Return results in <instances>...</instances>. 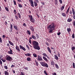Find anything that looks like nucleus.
Segmentation results:
<instances>
[{
	"mask_svg": "<svg viewBox=\"0 0 75 75\" xmlns=\"http://www.w3.org/2000/svg\"><path fill=\"white\" fill-rule=\"evenodd\" d=\"M45 44L46 45H47L48 46H49V44L48 42H45Z\"/></svg>",
	"mask_w": 75,
	"mask_h": 75,
	"instance_id": "09e8293b",
	"label": "nucleus"
},
{
	"mask_svg": "<svg viewBox=\"0 0 75 75\" xmlns=\"http://www.w3.org/2000/svg\"><path fill=\"white\" fill-rule=\"evenodd\" d=\"M47 50L48 51H49V52L51 54V50L49 48V47H47Z\"/></svg>",
	"mask_w": 75,
	"mask_h": 75,
	"instance_id": "f3484780",
	"label": "nucleus"
},
{
	"mask_svg": "<svg viewBox=\"0 0 75 75\" xmlns=\"http://www.w3.org/2000/svg\"><path fill=\"white\" fill-rule=\"evenodd\" d=\"M33 55L34 56V57H37V54L35 53L33 54Z\"/></svg>",
	"mask_w": 75,
	"mask_h": 75,
	"instance_id": "72a5a7b5",
	"label": "nucleus"
},
{
	"mask_svg": "<svg viewBox=\"0 0 75 75\" xmlns=\"http://www.w3.org/2000/svg\"><path fill=\"white\" fill-rule=\"evenodd\" d=\"M24 69L26 70H28V67H24Z\"/></svg>",
	"mask_w": 75,
	"mask_h": 75,
	"instance_id": "bf43d9fd",
	"label": "nucleus"
},
{
	"mask_svg": "<svg viewBox=\"0 0 75 75\" xmlns=\"http://www.w3.org/2000/svg\"><path fill=\"white\" fill-rule=\"evenodd\" d=\"M28 16L31 22L33 23H34L35 22V20L34 18H33V16L32 15H29Z\"/></svg>",
	"mask_w": 75,
	"mask_h": 75,
	"instance_id": "7ed1b4c3",
	"label": "nucleus"
},
{
	"mask_svg": "<svg viewBox=\"0 0 75 75\" xmlns=\"http://www.w3.org/2000/svg\"><path fill=\"white\" fill-rule=\"evenodd\" d=\"M62 15L64 17H66V14L62 12Z\"/></svg>",
	"mask_w": 75,
	"mask_h": 75,
	"instance_id": "dca6fc26",
	"label": "nucleus"
},
{
	"mask_svg": "<svg viewBox=\"0 0 75 75\" xmlns=\"http://www.w3.org/2000/svg\"><path fill=\"white\" fill-rule=\"evenodd\" d=\"M15 17L16 20H18V17L17 16H15Z\"/></svg>",
	"mask_w": 75,
	"mask_h": 75,
	"instance_id": "6e6d98bb",
	"label": "nucleus"
},
{
	"mask_svg": "<svg viewBox=\"0 0 75 75\" xmlns=\"http://www.w3.org/2000/svg\"><path fill=\"white\" fill-rule=\"evenodd\" d=\"M44 73L46 75H48V74L47 73L46 70L44 71Z\"/></svg>",
	"mask_w": 75,
	"mask_h": 75,
	"instance_id": "a18cd8bd",
	"label": "nucleus"
},
{
	"mask_svg": "<svg viewBox=\"0 0 75 75\" xmlns=\"http://www.w3.org/2000/svg\"><path fill=\"white\" fill-rule=\"evenodd\" d=\"M46 57H47V58L49 59H50V58L49 57V56H48L47 55Z\"/></svg>",
	"mask_w": 75,
	"mask_h": 75,
	"instance_id": "69168bd1",
	"label": "nucleus"
},
{
	"mask_svg": "<svg viewBox=\"0 0 75 75\" xmlns=\"http://www.w3.org/2000/svg\"><path fill=\"white\" fill-rule=\"evenodd\" d=\"M32 45L33 48L35 50H40V48L39 46V44L38 42L36 41H33L32 42Z\"/></svg>",
	"mask_w": 75,
	"mask_h": 75,
	"instance_id": "f03ea898",
	"label": "nucleus"
},
{
	"mask_svg": "<svg viewBox=\"0 0 75 75\" xmlns=\"http://www.w3.org/2000/svg\"><path fill=\"white\" fill-rule=\"evenodd\" d=\"M17 15H18V18L20 19H21V14L20 13H17Z\"/></svg>",
	"mask_w": 75,
	"mask_h": 75,
	"instance_id": "393cba45",
	"label": "nucleus"
},
{
	"mask_svg": "<svg viewBox=\"0 0 75 75\" xmlns=\"http://www.w3.org/2000/svg\"><path fill=\"white\" fill-rule=\"evenodd\" d=\"M18 6L20 8H21L23 7V6L21 5L20 4H18Z\"/></svg>",
	"mask_w": 75,
	"mask_h": 75,
	"instance_id": "473e14b6",
	"label": "nucleus"
},
{
	"mask_svg": "<svg viewBox=\"0 0 75 75\" xmlns=\"http://www.w3.org/2000/svg\"><path fill=\"white\" fill-rule=\"evenodd\" d=\"M59 2H60V4H62V0H59Z\"/></svg>",
	"mask_w": 75,
	"mask_h": 75,
	"instance_id": "864d4df0",
	"label": "nucleus"
},
{
	"mask_svg": "<svg viewBox=\"0 0 75 75\" xmlns=\"http://www.w3.org/2000/svg\"><path fill=\"white\" fill-rule=\"evenodd\" d=\"M32 38L34 40H35L36 39V37L35 36H34V35H32Z\"/></svg>",
	"mask_w": 75,
	"mask_h": 75,
	"instance_id": "aec40b11",
	"label": "nucleus"
},
{
	"mask_svg": "<svg viewBox=\"0 0 75 75\" xmlns=\"http://www.w3.org/2000/svg\"><path fill=\"white\" fill-rule=\"evenodd\" d=\"M8 42H9V44H10V45L13 46H14V44L13 42H11L9 40L8 41Z\"/></svg>",
	"mask_w": 75,
	"mask_h": 75,
	"instance_id": "412c9836",
	"label": "nucleus"
},
{
	"mask_svg": "<svg viewBox=\"0 0 75 75\" xmlns=\"http://www.w3.org/2000/svg\"><path fill=\"white\" fill-rule=\"evenodd\" d=\"M29 2H30V5L31 7H34V4L33 1V0H29Z\"/></svg>",
	"mask_w": 75,
	"mask_h": 75,
	"instance_id": "0eeeda50",
	"label": "nucleus"
},
{
	"mask_svg": "<svg viewBox=\"0 0 75 75\" xmlns=\"http://www.w3.org/2000/svg\"><path fill=\"white\" fill-rule=\"evenodd\" d=\"M74 50H75V47H71V50H72V51H74Z\"/></svg>",
	"mask_w": 75,
	"mask_h": 75,
	"instance_id": "f704fd0d",
	"label": "nucleus"
},
{
	"mask_svg": "<svg viewBox=\"0 0 75 75\" xmlns=\"http://www.w3.org/2000/svg\"><path fill=\"white\" fill-rule=\"evenodd\" d=\"M10 51H8V53L9 54H13V53L12 52H13V51L11 49H10Z\"/></svg>",
	"mask_w": 75,
	"mask_h": 75,
	"instance_id": "4468645a",
	"label": "nucleus"
},
{
	"mask_svg": "<svg viewBox=\"0 0 75 75\" xmlns=\"http://www.w3.org/2000/svg\"><path fill=\"white\" fill-rule=\"evenodd\" d=\"M21 50L22 49L23 50V51H25L26 50V49H25V48H24L23 46H22L21 45H20L19 46Z\"/></svg>",
	"mask_w": 75,
	"mask_h": 75,
	"instance_id": "6e6552de",
	"label": "nucleus"
},
{
	"mask_svg": "<svg viewBox=\"0 0 75 75\" xmlns=\"http://www.w3.org/2000/svg\"><path fill=\"white\" fill-rule=\"evenodd\" d=\"M55 66L56 67V68L57 69H59V67L58 66V64H55Z\"/></svg>",
	"mask_w": 75,
	"mask_h": 75,
	"instance_id": "bb28decb",
	"label": "nucleus"
},
{
	"mask_svg": "<svg viewBox=\"0 0 75 75\" xmlns=\"http://www.w3.org/2000/svg\"><path fill=\"white\" fill-rule=\"evenodd\" d=\"M5 9L6 11H7L8 12L9 11L8 8L7 7H5Z\"/></svg>",
	"mask_w": 75,
	"mask_h": 75,
	"instance_id": "c9c22d12",
	"label": "nucleus"
},
{
	"mask_svg": "<svg viewBox=\"0 0 75 75\" xmlns=\"http://www.w3.org/2000/svg\"><path fill=\"white\" fill-rule=\"evenodd\" d=\"M51 49L53 50V51H55V49H54L52 47H51Z\"/></svg>",
	"mask_w": 75,
	"mask_h": 75,
	"instance_id": "603ef678",
	"label": "nucleus"
},
{
	"mask_svg": "<svg viewBox=\"0 0 75 75\" xmlns=\"http://www.w3.org/2000/svg\"><path fill=\"white\" fill-rule=\"evenodd\" d=\"M41 4H42V5H45V3L44 2H41Z\"/></svg>",
	"mask_w": 75,
	"mask_h": 75,
	"instance_id": "338daca9",
	"label": "nucleus"
},
{
	"mask_svg": "<svg viewBox=\"0 0 75 75\" xmlns=\"http://www.w3.org/2000/svg\"><path fill=\"white\" fill-rule=\"evenodd\" d=\"M1 60L3 61V62H6V60L4 59H1Z\"/></svg>",
	"mask_w": 75,
	"mask_h": 75,
	"instance_id": "a19ab883",
	"label": "nucleus"
},
{
	"mask_svg": "<svg viewBox=\"0 0 75 75\" xmlns=\"http://www.w3.org/2000/svg\"><path fill=\"white\" fill-rule=\"evenodd\" d=\"M10 29H11V30H12L13 29V25L12 24H10Z\"/></svg>",
	"mask_w": 75,
	"mask_h": 75,
	"instance_id": "ea45409f",
	"label": "nucleus"
},
{
	"mask_svg": "<svg viewBox=\"0 0 75 75\" xmlns=\"http://www.w3.org/2000/svg\"><path fill=\"white\" fill-rule=\"evenodd\" d=\"M6 59V61H10L13 60V58L9 55H8Z\"/></svg>",
	"mask_w": 75,
	"mask_h": 75,
	"instance_id": "423d86ee",
	"label": "nucleus"
},
{
	"mask_svg": "<svg viewBox=\"0 0 75 75\" xmlns=\"http://www.w3.org/2000/svg\"><path fill=\"white\" fill-rule=\"evenodd\" d=\"M26 46L27 48L29 50H30V47H29V46H28V45H26Z\"/></svg>",
	"mask_w": 75,
	"mask_h": 75,
	"instance_id": "49530a36",
	"label": "nucleus"
},
{
	"mask_svg": "<svg viewBox=\"0 0 75 75\" xmlns=\"http://www.w3.org/2000/svg\"><path fill=\"white\" fill-rule=\"evenodd\" d=\"M51 65L53 66V67H54V66L55 64V62H54V61L52 60L51 61Z\"/></svg>",
	"mask_w": 75,
	"mask_h": 75,
	"instance_id": "1a4fd4ad",
	"label": "nucleus"
},
{
	"mask_svg": "<svg viewBox=\"0 0 75 75\" xmlns=\"http://www.w3.org/2000/svg\"><path fill=\"white\" fill-rule=\"evenodd\" d=\"M27 33L29 35H31V31H29V30H28L27 31Z\"/></svg>",
	"mask_w": 75,
	"mask_h": 75,
	"instance_id": "a878e982",
	"label": "nucleus"
},
{
	"mask_svg": "<svg viewBox=\"0 0 75 75\" xmlns=\"http://www.w3.org/2000/svg\"><path fill=\"white\" fill-rule=\"evenodd\" d=\"M71 38H72L73 39L75 38V34L74 33L72 34V36H71Z\"/></svg>",
	"mask_w": 75,
	"mask_h": 75,
	"instance_id": "2f4dec72",
	"label": "nucleus"
},
{
	"mask_svg": "<svg viewBox=\"0 0 75 75\" xmlns=\"http://www.w3.org/2000/svg\"><path fill=\"white\" fill-rule=\"evenodd\" d=\"M14 12L15 13V14H16L17 13V11L15 9H14Z\"/></svg>",
	"mask_w": 75,
	"mask_h": 75,
	"instance_id": "37998d69",
	"label": "nucleus"
},
{
	"mask_svg": "<svg viewBox=\"0 0 75 75\" xmlns=\"http://www.w3.org/2000/svg\"><path fill=\"white\" fill-rule=\"evenodd\" d=\"M25 55L26 56H28V57H30L31 55V54L28 53L27 54H25Z\"/></svg>",
	"mask_w": 75,
	"mask_h": 75,
	"instance_id": "a211bd4d",
	"label": "nucleus"
},
{
	"mask_svg": "<svg viewBox=\"0 0 75 75\" xmlns=\"http://www.w3.org/2000/svg\"><path fill=\"white\" fill-rule=\"evenodd\" d=\"M7 24H8V23H7V22L6 21H5V25H7Z\"/></svg>",
	"mask_w": 75,
	"mask_h": 75,
	"instance_id": "0e129e2a",
	"label": "nucleus"
},
{
	"mask_svg": "<svg viewBox=\"0 0 75 75\" xmlns=\"http://www.w3.org/2000/svg\"><path fill=\"white\" fill-rule=\"evenodd\" d=\"M27 60L28 61H31V58L30 57H28L27 58Z\"/></svg>",
	"mask_w": 75,
	"mask_h": 75,
	"instance_id": "5701e85b",
	"label": "nucleus"
},
{
	"mask_svg": "<svg viewBox=\"0 0 75 75\" xmlns=\"http://www.w3.org/2000/svg\"><path fill=\"white\" fill-rule=\"evenodd\" d=\"M73 68L75 69V64L74 62L73 63Z\"/></svg>",
	"mask_w": 75,
	"mask_h": 75,
	"instance_id": "e433bc0d",
	"label": "nucleus"
},
{
	"mask_svg": "<svg viewBox=\"0 0 75 75\" xmlns=\"http://www.w3.org/2000/svg\"><path fill=\"white\" fill-rule=\"evenodd\" d=\"M14 26H13V28L15 29L16 30H18V26L17 25H15L14 24H13Z\"/></svg>",
	"mask_w": 75,
	"mask_h": 75,
	"instance_id": "2eb2a0df",
	"label": "nucleus"
},
{
	"mask_svg": "<svg viewBox=\"0 0 75 75\" xmlns=\"http://www.w3.org/2000/svg\"><path fill=\"white\" fill-rule=\"evenodd\" d=\"M8 70H7L6 71H4V74L5 75H9V73L8 72Z\"/></svg>",
	"mask_w": 75,
	"mask_h": 75,
	"instance_id": "f8f14e48",
	"label": "nucleus"
},
{
	"mask_svg": "<svg viewBox=\"0 0 75 75\" xmlns=\"http://www.w3.org/2000/svg\"><path fill=\"white\" fill-rule=\"evenodd\" d=\"M13 2V3H14V5H16V1L15 0H14Z\"/></svg>",
	"mask_w": 75,
	"mask_h": 75,
	"instance_id": "de8ad7c7",
	"label": "nucleus"
},
{
	"mask_svg": "<svg viewBox=\"0 0 75 75\" xmlns=\"http://www.w3.org/2000/svg\"><path fill=\"white\" fill-rule=\"evenodd\" d=\"M42 55L44 56V57L45 56V57H46V56H47V54L45 53H43L42 54Z\"/></svg>",
	"mask_w": 75,
	"mask_h": 75,
	"instance_id": "79ce46f5",
	"label": "nucleus"
},
{
	"mask_svg": "<svg viewBox=\"0 0 75 75\" xmlns=\"http://www.w3.org/2000/svg\"><path fill=\"white\" fill-rule=\"evenodd\" d=\"M53 75H57V73H54L52 74Z\"/></svg>",
	"mask_w": 75,
	"mask_h": 75,
	"instance_id": "774afa93",
	"label": "nucleus"
},
{
	"mask_svg": "<svg viewBox=\"0 0 75 75\" xmlns=\"http://www.w3.org/2000/svg\"><path fill=\"white\" fill-rule=\"evenodd\" d=\"M73 24L74 26L75 27V21H74L73 23Z\"/></svg>",
	"mask_w": 75,
	"mask_h": 75,
	"instance_id": "5fc2aeb1",
	"label": "nucleus"
},
{
	"mask_svg": "<svg viewBox=\"0 0 75 75\" xmlns=\"http://www.w3.org/2000/svg\"><path fill=\"white\" fill-rule=\"evenodd\" d=\"M69 13H70V14H72V11L71 10H70V12H69Z\"/></svg>",
	"mask_w": 75,
	"mask_h": 75,
	"instance_id": "052dcab7",
	"label": "nucleus"
},
{
	"mask_svg": "<svg viewBox=\"0 0 75 75\" xmlns=\"http://www.w3.org/2000/svg\"><path fill=\"white\" fill-rule=\"evenodd\" d=\"M36 36L37 38V39H38L39 38V35H38V34H36Z\"/></svg>",
	"mask_w": 75,
	"mask_h": 75,
	"instance_id": "c03bdc74",
	"label": "nucleus"
},
{
	"mask_svg": "<svg viewBox=\"0 0 75 75\" xmlns=\"http://www.w3.org/2000/svg\"><path fill=\"white\" fill-rule=\"evenodd\" d=\"M40 64H41L42 66L43 67H45L47 68H48L49 67L47 64L45 62H40Z\"/></svg>",
	"mask_w": 75,
	"mask_h": 75,
	"instance_id": "20e7f679",
	"label": "nucleus"
},
{
	"mask_svg": "<svg viewBox=\"0 0 75 75\" xmlns=\"http://www.w3.org/2000/svg\"><path fill=\"white\" fill-rule=\"evenodd\" d=\"M20 75H25V74H24V72H21Z\"/></svg>",
	"mask_w": 75,
	"mask_h": 75,
	"instance_id": "4c0bfd02",
	"label": "nucleus"
},
{
	"mask_svg": "<svg viewBox=\"0 0 75 75\" xmlns=\"http://www.w3.org/2000/svg\"><path fill=\"white\" fill-rule=\"evenodd\" d=\"M63 6H62L61 7V10L62 11H63L64 9V8L65 5H64Z\"/></svg>",
	"mask_w": 75,
	"mask_h": 75,
	"instance_id": "c85d7f7f",
	"label": "nucleus"
},
{
	"mask_svg": "<svg viewBox=\"0 0 75 75\" xmlns=\"http://www.w3.org/2000/svg\"><path fill=\"white\" fill-rule=\"evenodd\" d=\"M2 40L1 37H0V43H2Z\"/></svg>",
	"mask_w": 75,
	"mask_h": 75,
	"instance_id": "8fccbe9b",
	"label": "nucleus"
},
{
	"mask_svg": "<svg viewBox=\"0 0 75 75\" xmlns=\"http://www.w3.org/2000/svg\"><path fill=\"white\" fill-rule=\"evenodd\" d=\"M69 12V11L67 10V11L66 12V14H68Z\"/></svg>",
	"mask_w": 75,
	"mask_h": 75,
	"instance_id": "3c124183",
	"label": "nucleus"
},
{
	"mask_svg": "<svg viewBox=\"0 0 75 75\" xmlns=\"http://www.w3.org/2000/svg\"><path fill=\"white\" fill-rule=\"evenodd\" d=\"M23 26H25V27L26 26V24H25V23H23Z\"/></svg>",
	"mask_w": 75,
	"mask_h": 75,
	"instance_id": "4d7b16f0",
	"label": "nucleus"
},
{
	"mask_svg": "<svg viewBox=\"0 0 75 75\" xmlns=\"http://www.w3.org/2000/svg\"><path fill=\"white\" fill-rule=\"evenodd\" d=\"M72 12H73V15H75V12L74 9L73 8H72Z\"/></svg>",
	"mask_w": 75,
	"mask_h": 75,
	"instance_id": "cd10ccee",
	"label": "nucleus"
},
{
	"mask_svg": "<svg viewBox=\"0 0 75 75\" xmlns=\"http://www.w3.org/2000/svg\"><path fill=\"white\" fill-rule=\"evenodd\" d=\"M34 3L35 7H37L38 5V4L36 1H34Z\"/></svg>",
	"mask_w": 75,
	"mask_h": 75,
	"instance_id": "4be33fe9",
	"label": "nucleus"
},
{
	"mask_svg": "<svg viewBox=\"0 0 75 75\" xmlns=\"http://www.w3.org/2000/svg\"><path fill=\"white\" fill-rule=\"evenodd\" d=\"M61 34V33L60 32L59 33H58L57 34V35H58L59 36V35H60Z\"/></svg>",
	"mask_w": 75,
	"mask_h": 75,
	"instance_id": "e2e57ef3",
	"label": "nucleus"
},
{
	"mask_svg": "<svg viewBox=\"0 0 75 75\" xmlns=\"http://www.w3.org/2000/svg\"><path fill=\"white\" fill-rule=\"evenodd\" d=\"M35 64L36 66H38V62L36 60L35 61Z\"/></svg>",
	"mask_w": 75,
	"mask_h": 75,
	"instance_id": "c756f323",
	"label": "nucleus"
},
{
	"mask_svg": "<svg viewBox=\"0 0 75 75\" xmlns=\"http://www.w3.org/2000/svg\"><path fill=\"white\" fill-rule=\"evenodd\" d=\"M43 59L45 60L46 62H48V59H47V58L43 56Z\"/></svg>",
	"mask_w": 75,
	"mask_h": 75,
	"instance_id": "b1692460",
	"label": "nucleus"
},
{
	"mask_svg": "<svg viewBox=\"0 0 75 75\" xmlns=\"http://www.w3.org/2000/svg\"><path fill=\"white\" fill-rule=\"evenodd\" d=\"M6 37V36H5V35H2V37L3 38H5Z\"/></svg>",
	"mask_w": 75,
	"mask_h": 75,
	"instance_id": "680f3d73",
	"label": "nucleus"
},
{
	"mask_svg": "<svg viewBox=\"0 0 75 75\" xmlns=\"http://www.w3.org/2000/svg\"><path fill=\"white\" fill-rule=\"evenodd\" d=\"M37 59L38 61H42L43 59H42V57L39 55H37Z\"/></svg>",
	"mask_w": 75,
	"mask_h": 75,
	"instance_id": "39448f33",
	"label": "nucleus"
},
{
	"mask_svg": "<svg viewBox=\"0 0 75 75\" xmlns=\"http://www.w3.org/2000/svg\"><path fill=\"white\" fill-rule=\"evenodd\" d=\"M72 21V19L71 18H69L67 20V22H71Z\"/></svg>",
	"mask_w": 75,
	"mask_h": 75,
	"instance_id": "ddd939ff",
	"label": "nucleus"
},
{
	"mask_svg": "<svg viewBox=\"0 0 75 75\" xmlns=\"http://www.w3.org/2000/svg\"><path fill=\"white\" fill-rule=\"evenodd\" d=\"M54 58L57 60H58L59 59L57 55H55L54 56Z\"/></svg>",
	"mask_w": 75,
	"mask_h": 75,
	"instance_id": "6ab92c4d",
	"label": "nucleus"
},
{
	"mask_svg": "<svg viewBox=\"0 0 75 75\" xmlns=\"http://www.w3.org/2000/svg\"><path fill=\"white\" fill-rule=\"evenodd\" d=\"M16 49L17 51H18V52H20V50L19 48V47L18 45H16Z\"/></svg>",
	"mask_w": 75,
	"mask_h": 75,
	"instance_id": "9b49d317",
	"label": "nucleus"
},
{
	"mask_svg": "<svg viewBox=\"0 0 75 75\" xmlns=\"http://www.w3.org/2000/svg\"><path fill=\"white\" fill-rule=\"evenodd\" d=\"M4 68L5 69H8V67L7 66H4Z\"/></svg>",
	"mask_w": 75,
	"mask_h": 75,
	"instance_id": "58836bf2",
	"label": "nucleus"
},
{
	"mask_svg": "<svg viewBox=\"0 0 75 75\" xmlns=\"http://www.w3.org/2000/svg\"><path fill=\"white\" fill-rule=\"evenodd\" d=\"M56 27V25L54 23L52 22L51 24L47 26V28L49 30L50 33H52L53 31L55 30V28Z\"/></svg>",
	"mask_w": 75,
	"mask_h": 75,
	"instance_id": "f257e3e1",
	"label": "nucleus"
},
{
	"mask_svg": "<svg viewBox=\"0 0 75 75\" xmlns=\"http://www.w3.org/2000/svg\"><path fill=\"white\" fill-rule=\"evenodd\" d=\"M67 30L68 31V32L69 33L71 31V28H67Z\"/></svg>",
	"mask_w": 75,
	"mask_h": 75,
	"instance_id": "7c9ffc66",
	"label": "nucleus"
},
{
	"mask_svg": "<svg viewBox=\"0 0 75 75\" xmlns=\"http://www.w3.org/2000/svg\"><path fill=\"white\" fill-rule=\"evenodd\" d=\"M30 29V30L31 31L34 32V28L33 26H30L29 27Z\"/></svg>",
	"mask_w": 75,
	"mask_h": 75,
	"instance_id": "9d476101",
	"label": "nucleus"
},
{
	"mask_svg": "<svg viewBox=\"0 0 75 75\" xmlns=\"http://www.w3.org/2000/svg\"><path fill=\"white\" fill-rule=\"evenodd\" d=\"M35 1H36V2L38 3H39V1L38 0H35Z\"/></svg>",
	"mask_w": 75,
	"mask_h": 75,
	"instance_id": "13d9d810",
	"label": "nucleus"
}]
</instances>
